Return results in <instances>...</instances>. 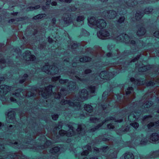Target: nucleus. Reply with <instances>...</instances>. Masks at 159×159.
Returning <instances> with one entry per match:
<instances>
[{"label":"nucleus","mask_w":159,"mask_h":159,"mask_svg":"<svg viewBox=\"0 0 159 159\" xmlns=\"http://www.w3.org/2000/svg\"><path fill=\"white\" fill-rule=\"evenodd\" d=\"M135 130H116V132L121 133L118 134L121 135L124 134H127L130 135L133 140H135L138 145H145L148 143L149 141L148 139H150L153 142L159 141V136L157 133H154L151 134L148 133L147 134H142L135 131Z\"/></svg>","instance_id":"1"},{"label":"nucleus","mask_w":159,"mask_h":159,"mask_svg":"<svg viewBox=\"0 0 159 159\" xmlns=\"http://www.w3.org/2000/svg\"><path fill=\"white\" fill-rule=\"evenodd\" d=\"M58 135L56 136V139L54 140L55 142H63L70 143L72 139L75 141H79L81 137L85 135V130H59Z\"/></svg>","instance_id":"2"},{"label":"nucleus","mask_w":159,"mask_h":159,"mask_svg":"<svg viewBox=\"0 0 159 159\" xmlns=\"http://www.w3.org/2000/svg\"><path fill=\"white\" fill-rule=\"evenodd\" d=\"M96 141L98 143L102 141H108L109 142H111L113 146L116 147L115 148H113V147L111 148L109 147V149L108 151L109 157L108 159H111L112 158H116L117 157V154L119 150L121 148H116V145H117V147L120 146L121 145L122 147H124V146L122 145L124 144V142L123 141L121 138L120 139V141H116V139H114L113 137L109 135L106 136V134L102 135L99 136L98 137L96 138L95 139Z\"/></svg>","instance_id":"3"},{"label":"nucleus","mask_w":159,"mask_h":159,"mask_svg":"<svg viewBox=\"0 0 159 159\" xmlns=\"http://www.w3.org/2000/svg\"><path fill=\"white\" fill-rule=\"evenodd\" d=\"M8 145L14 147L15 148L23 149L29 148V147L23 144L18 143L17 142L12 141H10L6 143H0V156L2 157L0 159H16L17 156L15 154H13L12 153L7 152H6L4 144ZM27 146V145H26ZM20 159H24L20 158Z\"/></svg>","instance_id":"4"},{"label":"nucleus","mask_w":159,"mask_h":159,"mask_svg":"<svg viewBox=\"0 0 159 159\" xmlns=\"http://www.w3.org/2000/svg\"><path fill=\"white\" fill-rule=\"evenodd\" d=\"M109 149V147L107 146H104L100 148L95 147L93 149V152L97 154H101L102 156L106 157V159H108Z\"/></svg>","instance_id":"5"},{"label":"nucleus","mask_w":159,"mask_h":159,"mask_svg":"<svg viewBox=\"0 0 159 159\" xmlns=\"http://www.w3.org/2000/svg\"><path fill=\"white\" fill-rule=\"evenodd\" d=\"M136 81L137 82L136 84L137 85H139L143 84V83H145V85L147 86H152L155 84V83L153 80H150L147 81L145 83L146 80L143 78H140V80H136Z\"/></svg>","instance_id":"6"},{"label":"nucleus","mask_w":159,"mask_h":159,"mask_svg":"<svg viewBox=\"0 0 159 159\" xmlns=\"http://www.w3.org/2000/svg\"><path fill=\"white\" fill-rule=\"evenodd\" d=\"M60 148L59 147L56 146L51 149L50 151V153L52 155H54V157L52 159H58V156L61 153Z\"/></svg>","instance_id":"7"},{"label":"nucleus","mask_w":159,"mask_h":159,"mask_svg":"<svg viewBox=\"0 0 159 159\" xmlns=\"http://www.w3.org/2000/svg\"><path fill=\"white\" fill-rule=\"evenodd\" d=\"M52 145V142L50 140H47L45 143L43 144H40L37 146L36 148L37 149L44 150V151L47 150V148L50 147Z\"/></svg>","instance_id":"8"},{"label":"nucleus","mask_w":159,"mask_h":159,"mask_svg":"<svg viewBox=\"0 0 159 159\" xmlns=\"http://www.w3.org/2000/svg\"><path fill=\"white\" fill-rule=\"evenodd\" d=\"M83 151L80 153V155L86 156L89 153V152L91 150V144L89 143L85 146H84L82 148Z\"/></svg>","instance_id":"9"},{"label":"nucleus","mask_w":159,"mask_h":159,"mask_svg":"<svg viewBox=\"0 0 159 159\" xmlns=\"http://www.w3.org/2000/svg\"><path fill=\"white\" fill-rule=\"evenodd\" d=\"M61 102L62 103L69 104L70 106L74 105L75 107H77L80 106V102H76V104H75L73 102L71 101L70 100H66L63 99L62 100Z\"/></svg>","instance_id":"10"},{"label":"nucleus","mask_w":159,"mask_h":159,"mask_svg":"<svg viewBox=\"0 0 159 159\" xmlns=\"http://www.w3.org/2000/svg\"><path fill=\"white\" fill-rule=\"evenodd\" d=\"M7 115L11 122H13L16 120V112L14 111H10L7 113Z\"/></svg>","instance_id":"11"},{"label":"nucleus","mask_w":159,"mask_h":159,"mask_svg":"<svg viewBox=\"0 0 159 159\" xmlns=\"http://www.w3.org/2000/svg\"><path fill=\"white\" fill-rule=\"evenodd\" d=\"M97 24H99L98 27L100 28L103 29L107 25L105 20L102 19H99L98 20L96 21Z\"/></svg>","instance_id":"12"},{"label":"nucleus","mask_w":159,"mask_h":159,"mask_svg":"<svg viewBox=\"0 0 159 159\" xmlns=\"http://www.w3.org/2000/svg\"><path fill=\"white\" fill-rule=\"evenodd\" d=\"M159 156V150L153 152L151 153L149 159H155V158Z\"/></svg>","instance_id":"13"},{"label":"nucleus","mask_w":159,"mask_h":159,"mask_svg":"<svg viewBox=\"0 0 159 159\" xmlns=\"http://www.w3.org/2000/svg\"><path fill=\"white\" fill-rule=\"evenodd\" d=\"M84 108L89 113H91L93 110V107L90 104H85L84 105Z\"/></svg>","instance_id":"14"},{"label":"nucleus","mask_w":159,"mask_h":159,"mask_svg":"<svg viewBox=\"0 0 159 159\" xmlns=\"http://www.w3.org/2000/svg\"><path fill=\"white\" fill-rule=\"evenodd\" d=\"M125 159H134L133 154L130 152H127L124 155Z\"/></svg>","instance_id":"15"},{"label":"nucleus","mask_w":159,"mask_h":159,"mask_svg":"<svg viewBox=\"0 0 159 159\" xmlns=\"http://www.w3.org/2000/svg\"><path fill=\"white\" fill-rule=\"evenodd\" d=\"M25 54L26 55L30 56V57H29V58L30 59H32L33 61H34L36 59L35 56L34 55H31V52L29 50H27L25 52Z\"/></svg>","instance_id":"16"},{"label":"nucleus","mask_w":159,"mask_h":159,"mask_svg":"<svg viewBox=\"0 0 159 159\" xmlns=\"http://www.w3.org/2000/svg\"><path fill=\"white\" fill-rule=\"evenodd\" d=\"M52 79L55 80H59L61 84L66 82V81H68V80L67 79L63 80L62 79H61L60 77V76L54 77Z\"/></svg>","instance_id":"17"},{"label":"nucleus","mask_w":159,"mask_h":159,"mask_svg":"<svg viewBox=\"0 0 159 159\" xmlns=\"http://www.w3.org/2000/svg\"><path fill=\"white\" fill-rule=\"evenodd\" d=\"M80 61H90L92 58L91 57L87 56H84V57H81L80 58Z\"/></svg>","instance_id":"18"},{"label":"nucleus","mask_w":159,"mask_h":159,"mask_svg":"<svg viewBox=\"0 0 159 159\" xmlns=\"http://www.w3.org/2000/svg\"><path fill=\"white\" fill-rule=\"evenodd\" d=\"M45 14H39L38 15L34 16L33 17V19L35 20L39 19H41L42 18L45 17Z\"/></svg>","instance_id":"19"},{"label":"nucleus","mask_w":159,"mask_h":159,"mask_svg":"<svg viewBox=\"0 0 159 159\" xmlns=\"http://www.w3.org/2000/svg\"><path fill=\"white\" fill-rule=\"evenodd\" d=\"M87 89L89 90L90 93H94L95 91L96 87L95 86L91 85Z\"/></svg>","instance_id":"20"},{"label":"nucleus","mask_w":159,"mask_h":159,"mask_svg":"<svg viewBox=\"0 0 159 159\" xmlns=\"http://www.w3.org/2000/svg\"><path fill=\"white\" fill-rule=\"evenodd\" d=\"M143 13L140 11L139 12H137L136 15L135 17L136 20H140L142 18Z\"/></svg>","instance_id":"21"},{"label":"nucleus","mask_w":159,"mask_h":159,"mask_svg":"<svg viewBox=\"0 0 159 159\" xmlns=\"http://www.w3.org/2000/svg\"><path fill=\"white\" fill-rule=\"evenodd\" d=\"M102 73L103 74L104 76H103V78L105 77L106 78H109V77H108L107 75L109 74L110 72L107 70H105L102 72Z\"/></svg>","instance_id":"22"},{"label":"nucleus","mask_w":159,"mask_h":159,"mask_svg":"<svg viewBox=\"0 0 159 159\" xmlns=\"http://www.w3.org/2000/svg\"><path fill=\"white\" fill-rule=\"evenodd\" d=\"M84 17L83 16H78L77 17L76 21L77 22H83L84 20Z\"/></svg>","instance_id":"23"},{"label":"nucleus","mask_w":159,"mask_h":159,"mask_svg":"<svg viewBox=\"0 0 159 159\" xmlns=\"http://www.w3.org/2000/svg\"><path fill=\"white\" fill-rule=\"evenodd\" d=\"M28 77V75L27 74H24L23 76V77H24V79H23L20 80L19 81L20 83L22 84L25 81L26 79Z\"/></svg>","instance_id":"24"},{"label":"nucleus","mask_w":159,"mask_h":159,"mask_svg":"<svg viewBox=\"0 0 159 159\" xmlns=\"http://www.w3.org/2000/svg\"><path fill=\"white\" fill-rule=\"evenodd\" d=\"M40 7L39 5H37L34 7L30 6L28 8L29 11H32L34 9H36L39 8Z\"/></svg>","instance_id":"25"},{"label":"nucleus","mask_w":159,"mask_h":159,"mask_svg":"<svg viewBox=\"0 0 159 159\" xmlns=\"http://www.w3.org/2000/svg\"><path fill=\"white\" fill-rule=\"evenodd\" d=\"M140 30H139V31L138 32V33H139V32L141 33L140 34L141 35H143L145 33L146 31V29L144 27L142 26L140 27Z\"/></svg>","instance_id":"26"},{"label":"nucleus","mask_w":159,"mask_h":159,"mask_svg":"<svg viewBox=\"0 0 159 159\" xmlns=\"http://www.w3.org/2000/svg\"><path fill=\"white\" fill-rule=\"evenodd\" d=\"M148 103L145 104V106L147 108H149L153 104V102L152 101H148Z\"/></svg>","instance_id":"27"},{"label":"nucleus","mask_w":159,"mask_h":159,"mask_svg":"<svg viewBox=\"0 0 159 159\" xmlns=\"http://www.w3.org/2000/svg\"><path fill=\"white\" fill-rule=\"evenodd\" d=\"M117 97V99L118 101H120L121 99L124 98V96L123 95L120 93H118L116 95Z\"/></svg>","instance_id":"28"},{"label":"nucleus","mask_w":159,"mask_h":159,"mask_svg":"<svg viewBox=\"0 0 159 159\" xmlns=\"http://www.w3.org/2000/svg\"><path fill=\"white\" fill-rule=\"evenodd\" d=\"M125 18L124 16L120 17L117 20L118 23L121 24L123 23L125 20Z\"/></svg>","instance_id":"29"},{"label":"nucleus","mask_w":159,"mask_h":159,"mask_svg":"<svg viewBox=\"0 0 159 159\" xmlns=\"http://www.w3.org/2000/svg\"><path fill=\"white\" fill-rule=\"evenodd\" d=\"M52 119L54 121H56L58 118L59 115L57 113H54L52 116Z\"/></svg>","instance_id":"30"},{"label":"nucleus","mask_w":159,"mask_h":159,"mask_svg":"<svg viewBox=\"0 0 159 159\" xmlns=\"http://www.w3.org/2000/svg\"><path fill=\"white\" fill-rule=\"evenodd\" d=\"M114 117L111 116H109L105 120H103V122L104 123L107 122L109 120H114Z\"/></svg>","instance_id":"31"},{"label":"nucleus","mask_w":159,"mask_h":159,"mask_svg":"<svg viewBox=\"0 0 159 159\" xmlns=\"http://www.w3.org/2000/svg\"><path fill=\"white\" fill-rule=\"evenodd\" d=\"M130 125L134 128V129H138L137 128L139 126V124L138 123L135 122L131 123Z\"/></svg>","instance_id":"32"},{"label":"nucleus","mask_w":159,"mask_h":159,"mask_svg":"<svg viewBox=\"0 0 159 159\" xmlns=\"http://www.w3.org/2000/svg\"><path fill=\"white\" fill-rule=\"evenodd\" d=\"M155 125V123L153 122H150L147 125V126L148 129H151V128L153 126Z\"/></svg>","instance_id":"33"},{"label":"nucleus","mask_w":159,"mask_h":159,"mask_svg":"<svg viewBox=\"0 0 159 159\" xmlns=\"http://www.w3.org/2000/svg\"><path fill=\"white\" fill-rule=\"evenodd\" d=\"M70 82L73 84L71 85V90L75 89L76 87V83L73 81H71Z\"/></svg>","instance_id":"34"},{"label":"nucleus","mask_w":159,"mask_h":159,"mask_svg":"<svg viewBox=\"0 0 159 159\" xmlns=\"http://www.w3.org/2000/svg\"><path fill=\"white\" fill-rule=\"evenodd\" d=\"M10 88V86L8 85H5V88H2L1 89L2 90H3V93L5 94H6L7 92V91L6 90V89H9Z\"/></svg>","instance_id":"35"},{"label":"nucleus","mask_w":159,"mask_h":159,"mask_svg":"<svg viewBox=\"0 0 159 159\" xmlns=\"http://www.w3.org/2000/svg\"><path fill=\"white\" fill-rule=\"evenodd\" d=\"M52 85H50L48 86L46 88L45 91L47 92H48L50 91H52Z\"/></svg>","instance_id":"36"},{"label":"nucleus","mask_w":159,"mask_h":159,"mask_svg":"<svg viewBox=\"0 0 159 159\" xmlns=\"http://www.w3.org/2000/svg\"><path fill=\"white\" fill-rule=\"evenodd\" d=\"M150 65H146L142 67L141 68L143 70H147L150 69L151 68Z\"/></svg>","instance_id":"37"},{"label":"nucleus","mask_w":159,"mask_h":159,"mask_svg":"<svg viewBox=\"0 0 159 159\" xmlns=\"http://www.w3.org/2000/svg\"><path fill=\"white\" fill-rule=\"evenodd\" d=\"M98 118L96 117H93L90 118V120L91 121L94 122L95 121H98Z\"/></svg>","instance_id":"38"},{"label":"nucleus","mask_w":159,"mask_h":159,"mask_svg":"<svg viewBox=\"0 0 159 159\" xmlns=\"http://www.w3.org/2000/svg\"><path fill=\"white\" fill-rule=\"evenodd\" d=\"M108 93L106 91H104L102 95V97L103 98L105 99L107 96Z\"/></svg>","instance_id":"39"},{"label":"nucleus","mask_w":159,"mask_h":159,"mask_svg":"<svg viewBox=\"0 0 159 159\" xmlns=\"http://www.w3.org/2000/svg\"><path fill=\"white\" fill-rule=\"evenodd\" d=\"M95 19V17L94 16H92L90 18H88V22L90 24H92V22H90L91 20H94Z\"/></svg>","instance_id":"40"},{"label":"nucleus","mask_w":159,"mask_h":159,"mask_svg":"<svg viewBox=\"0 0 159 159\" xmlns=\"http://www.w3.org/2000/svg\"><path fill=\"white\" fill-rule=\"evenodd\" d=\"M92 71L90 69H86L84 71V73L85 74H87L88 73H90Z\"/></svg>","instance_id":"41"},{"label":"nucleus","mask_w":159,"mask_h":159,"mask_svg":"<svg viewBox=\"0 0 159 159\" xmlns=\"http://www.w3.org/2000/svg\"><path fill=\"white\" fill-rule=\"evenodd\" d=\"M152 116L151 115H145L143 117V120H145L146 119H147L149 118H150Z\"/></svg>","instance_id":"42"},{"label":"nucleus","mask_w":159,"mask_h":159,"mask_svg":"<svg viewBox=\"0 0 159 159\" xmlns=\"http://www.w3.org/2000/svg\"><path fill=\"white\" fill-rule=\"evenodd\" d=\"M111 13H112V16L113 17H114L116 16V12L114 10H112L111 11Z\"/></svg>","instance_id":"43"},{"label":"nucleus","mask_w":159,"mask_h":159,"mask_svg":"<svg viewBox=\"0 0 159 159\" xmlns=\"http://www.w3.org/2000/svg\"><path fill=\"white\" fill-rule=\"evenodd\" d=\"M139 56H137L136 57H134L133 59L132 60L133 62H134L137 61L139 58Z\"/></svg>","instance_id":"44"},{"label":"nucleus","mask_w":159,"mask_h":159,"mask_svg":"<svg viewBox=\"0 0 159 159\" xmlns=\"http://www.w3.org/2000/svg\"><path fill=\"white\" fill-rule=\"evenodd\" d=\"M134 90V88L132 86L129 87L127 89V90L128 91H132Z\"/></svg>","instance_id":"45"},{"label":"nucleus","mask_w":159,"mask_h":159,"mask_svg":"<svg viewBox=\"0 0 159 159\" xmlns=\"http://www.w3.org/2000/svg\"><path fill=\"white\" fill-rule=\"evenodd\" d=\"M47 95V92H44L42 94V96L44 98H46Z\"/></svg>","instance_id":"46"},{"label":"nucleus","mask_w":159,"mask_h":159,"mask_svg":"<svg viewBox=\"0 0 159 159\" xmlns=\"http://www.w3.org/2000/svg\"><path fill=\"white\" fill-rule=\"evenodd\" d=\"M78 43H74L71 46L72 48H74V47H78Z\"/></svg>","instance_id":"47"},{"label":"nucleus","mask_w":159,"mask_h":159,"mask_svg":"<svg viewBox=\"0 0 159 159\" xmlns=\"http://www.w3.org/2000/svg\"><path fill=\"white\" fill-rule=\"evenodd\" d=\"M57 4V3L56 1H53L51 3V5L52 6H56Z\"/></svg>","instance_id":"48"},{"label":"nucleus","mask_w":159,"mask_h":159,"mask_svg":"<svg viewBox=\"0 0 159 159\" xmlns=\"http://www.w3.org/2000/svg\"><path fill=\"white\" fill-rule=\"evenodd\" d=\"M17 20H16L17 21H22L24 19V17H21L19 18H17Z\"/></svg>","instance_id":"49"},{"label":"nucleus","mask_w":159,"mask_h":159,"mask_svg":"<svg viewBox=\"0 0 159 159\" xmlns=\"http://www.w3.org/2000/svg\"><path fill=\"white\" fill-rule=\"evenodd\" d=\"M15 21V20L14 19H11L8 20V22L9 23H12Z\"/></svg>","instance_id":"50"},{"label":"nucleus","mask_w":159,"mask_h":159,"mask_svg":"<svg viewBox=\"0 0 159 159\" xmlns=\"http://www.w3.org/2000/svg\"><path fill=\"white\" fill-rule=\"evenodd\" d=\"M48 41L49 43H52L53 42V40L52 38L49 37L48 39Z\"/></svg>","instance_id":"51"},{"label":"nucleus","mask_w":159,"mask_h":159,"mask_svg":"<svg viewBox=\"0 0 159 159\" xmlns=\"http://www.w3.org/2000/svg\"><path fill=\"white\" fill-rule=\"evenodd\" d=\"M112 53L111 52H109L107 53V54L106 56L108 57H110L112 56Z\"/></svg>","instance_id":"52"},{"label":"nucleus","mask_w":159,"mask_h":159,"mask_svg":"<svg viewBox=\"0 0 159 159\" xmlns=\"http://www.w3.org/2000/svg\"><path fill=\"white\" fill-rule=\"evenodd\" d=\"M51 2V0H47V2L46 3V5H49Z\"/></svg>","instance_id":"53"},{"label":"nucleus","mask_w":159,"mask_h":159,"mask_svg":"<svg viewBox=\"0 0 159 159\" xmlns=\"http://www.w3.org/2000/svg\"><path fill=\"white\" fill-rule=\"evenodd\" d=\"M131 93L130 91L126 90L125 91V94L126 95L130 94Z\"/></svg>","instance_id":"54"},{"label":"nucleus","mask_w":159,"mask_h":159,"mask_svg":"<svg viewBox=\"0 0 159 159\" xmlns=\"http://www.w3.org/2000/svg\"><path fill=\"white\" fill-rule=\"evenodd\" d=\"M101 106V107H102V108L103 109H105L106 108L107 105L106 104H102Z\"/></svg>","instance_id":"55"},{"label":"nucleus","mask_w":159,"mask_h":159,"mask_svg":"<svg viewBox=\"0 0 159 159\" xmlns=\"http://www.w3.org/2000/svg\"><path fill=\"white\" fill-rule=\"evenodd\" d=\"M18 14V12H15L11 13V15L14 16H17Z\"/></svg>","instance_id":"56"},{"label":"nucleus","mask_w":159,"mask_h":159,"mask_svg":"<svg viewBox=\"0 0 159 159\" xmlns=\"http://www.w3.org/2000/svg\"><path fill=\"white\" fill-rule=\"evenodd\" d=\"M127 110V109L126 108H125L121 110L120 113H122V112H126V111Z\"/></svg>","instance_id":"57"},{"label":"nucleus","mask_w":159,"mask_h":159,"mask_svg":"<svg viewBox=\"0 0 159 159\" xmlns=\"http://www.w3.org/2000/svg\"><path fill=\"white\" fill-rule=\"evenodd\" d=\"M0 62L1 63H5L6 62V60L4 59H1L0 60Z\"/></svg>","instance_id":"58"},{"label":"nucleus","mask_w":159,"mask_h":159,"mask_svg":"<svg viewBox=\"0 0 159 159\" xmlns=\"http://www.w3.org/2000/svg\"><path fill=\"white\" fill-rule=\"evenodd\" d=\"M56 21V19L55 18H52V22L53 24H55Z\"/></svg>","instance_id":"59"},{"label":"nucleus","mask_w":159,"mask_h":159,"mask_svg":"<svg viewBox=\"0 0 159 159\" xmlns=\"http://www.w3.org/2000/svg\"><path fill=\"white\" fill-rule=\"evenodd\" d=\"M82 93H84L86 95H88V92L87 90L86 89H84V92H82Z\"/></svg>","instance_id":"60"},{"label":"nucleus","mask_w":159,"mask_h":159,"mask_svg":"<svg viewBox=\"0 0 159 159\" xmlns=\"http://www.w3.org/2000/svg\"><path fill=\"white\" fill-rule=\"evenodd\" d=\"M71 9L72 11H74L76 9V8L75 6H73L71 7Z\"/></svg>","instance_id":"61"},{"label":"nucleus","mask_w":159,"mask_h":159,"mask_svg":"<svg viewBox=\"0 0 159 159\" xmlns=\"http://www.w3.org/2000/svg\"><path fill=\"white\" fill-rule=\"evenodd\" d=\"M152 45V43H148L147 44V45L148 46V47H150Z\"/></svg>","instance_id":"62"},{"label":"nucleus","mask_w":159,"mask_h":159,"mask_svg":"<svg viewBox=\"0 0 159 159\" xmlns=\"http://www.w3.org/2000/svg\"><path fill=\"white\" fill-rule=\"evenodd\" d=\"M130 43L132 44H134L136 43V42L134 40H131L130 41Z\"/></svg>","instance_id":"63"},{"label":"nucleus","mask_w":159,"mask_h":159,"mask_svg":"<svg viewBox=\"0 0 159 159\" xmlns=\"http://www.w3.org/2000/svg\"><path fill=\"white\" fill-rule=\"evenodd\" d=\"M70 19H69V20H65V22L66 23V24H68L69 23H70Z\"/></svg>","instance_id":"64"}]
</instances>
